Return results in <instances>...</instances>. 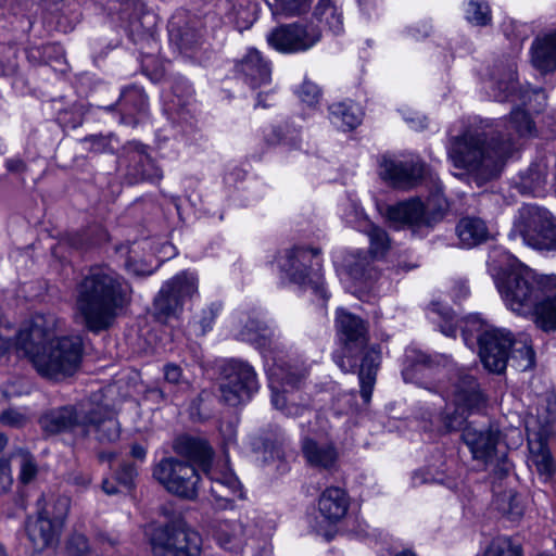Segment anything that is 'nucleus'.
Segmentation results:
<instances>
[{
    "label": "nucleus",
    "mask_w": 556,
    "mask_h": 556,
    "mask_svg": "<svg viewBox=\"0 0 556 556\" xmlns=\"http://www.w3.org/2000/svg\"><path fill=\"white\" fill-rule=\"evenodd\" d=\"M518 150L511 132L480 122L465 126L460 134L448 139L447 156L453 166L464 169L478 185L497 178L508 159Z\"/></svg>",
    "instance_id": "f257e3e1"
},
{
    "label": "nucleus",
    "mask_w": 556,
    "mask_h": 556,
    "mask_svg": "<svg viewBox=\"0 0 556 556\" xmlns=\"http://www.w3.org/2000/svg\"><path fill=\"white\" fill-rule=\"evenodd\" d=\"M131 294L132 289L123 276L108 266H93L75 286V318L92 333L106 331L129 305Z\"/></svg>",
    "instance_id": "f03ea898"
},
{
    "label": "nucleus",
    "mask_w": 556,
    "mask_h": 556,
    "mask_svg": "<svg viewBox=\"0 0 556 556\" xmlns=\"http://www.w3.org/2000/svg\"><path fill=\"white\" fill-rule=\"evenodd\" d=\"M55 318L36 316L29 331L21 334L18 344L29 356L37 372L49 380L61 381L79 368L84 344L79 336L50 337L55 331Z\"/></svg>",
    "instance_id": "7ed1b4c3"
},
{
    "label": "nucleus",
    "mask_w": 556,
    "mask_h": 556,
    "mask_svg": "<svg viewBox=\"0 0 556 556\" xmlns=\"http://www.w3.org/2000/svg\"><path fill=\"white\" fill-rule=\"evenodd\" d=\"M337 323L343 348L341 354L334 355V362L345 372L358 368L361 396L368 403L380 364V351L375 346L367 348V325L358 316L339 311Z\"/></svg>",
    "instance_id": "20e7f679"
},
{
    "label": "nucleus",
    "mask_w": 556,
    "mask_h": 556,
    "mask_svg": "<svg viewBox=\"0 0 556 556\" xmlns=\"http://www.w3.org/2000/svg\"><path fill=\"white\" fill-rule=\"evenodd\" d=\"M445 393L453 408L446 406L441 414L440 420L444 432L464 431L469 414L481 412L488 404V396L477 378L465 368H458L452 374Z\"/></svg>",
    "instance_id": "39448f33"
},
{
    "label": "nucleus",
    "mask_w": 556,
    "mask_h": 556,
    "mask_svg": "<svg viewBox=\"0 0 556 556\" xmlns=\"http://www.w3.org/2000/svg\"><path fill=\"white\" fill-rule=\"evenodd\" d=\"M547 276L536 277L523 265L503 269L496 278V287L513 312L526 314L531 312L543 294V279Z\"/></svg>",
    "instance_id": "423d86ee"
},
{
    "label": "nucleus",
    "mask_w": 556,
    "mask_h": 556,
    "mask_svg": "<svg viewBox=\"0 0 556 556\" xmlns=\"http://www.w3.org/2000/svg\"><path fill=\"white\" fill-rule=\"evenodd\" d=\"M153 556H201L202 538L181 520L151 525L146 530Z\"/></svg>",
    "instance_id": "0eeeda50"
},
{
    "label": "nucleus",
    "mask_w": 556,
    "mask_h": 556,
    "mask_svg": "<svg viewBox=\"0 0 556 556\" xmlns=\"http://www.w3.org/2000/svg\"><path fill=\"white\" fill-rule=\"evenodd\" d=\"M516 63L511 58L494 62L490 78L493 81V97L498 102H514L522 105L530 112H541L546 104V97L542 89H523L518 86L515 78Z\"/></svg>",
    "instance_id": "6e6552de"
},
{
    "label": "nucleus",
    "mask_w": 556,
    "mask_h": 556,
    "mask_svg": "<svg viewBox=\"0 0 556 556\" xmlns=\"http://www.w3.org/2000/svg\"><path fill=\"white\" fill-rule=\"evenodd\" d=\"M500 437V430L492 426L483 429L466 426L462 433L472 459L490 470L495 478L503 479L508 476L513 465L507 458L506 448H498Z\"/></svg>",
    "instance_id": "1a4fd4ad"
},
{
    "label": "nucleus",
    "mask_w": 556,
    "mask_h": 556,
    "mask_svg": "<svg viewBox=\"0 0 556 556\" xmlns=\"http://www.w3.org/2000/svg\"><path fill=\"white\" fill-rule=\"evenodd\" d=\"M152 476L169 494L188 501L198 497L201 478L188 462L175 456L162 458L153 467Z\"/></svg>",
    "instance_id": "9d476101"
},
{
    "label": "nucleus",
    "mask_w": 556,
    "mask_h": 556,
    "mask_svg": "<svg viewBox=\"0 0 556 556\" xmlns=\"http://www.w3.org/2000/svg\"><path fill=\"white\" fill-rule=\"evenodd\" d=\"M447 208L446 199L441 194H433L426 202L413 198L391 205L387 208V217L390 222L412 228L433 227L444 218Z\"/></svg>",
    "instance_id": "9b49d317"
},
{
    "label": "nucleus",
    "mask_w": 556,
    "mask_h": 556,
    "mask_svg": "<svg viewBox=\"0 0 556 556\" xmlns=\"http://www.w3.org/2000/svg\"><path fill=\"white\" fill-rule=\"evenodd\" d=\"M219 391L222 401L237 406L249 400L258 390L254 368L247 362L230 359L219 367Z\"/></svg>",
    "instance_id": "f8f14e48"
},
{
    "label": "nucleus",
    "mask_w": 556,
    "mask_h": 556,
    "mask_svg": "<svg viewBox=\"0 0 556 556\" xmlns=\"http://www.w3.org/2000/svg\"><path fill=\"white\" fill-rule=\"evenodd\" d=\"M198 293V277L187 270L166 280L153 300V311L157 320L166 323L177 317L186 301Z\"/></svg>",
    "instance_id": "ddd939ff"
},
{
    "label": "nucleus",
    "mask_w": 556,
    "mask_h": 556,
    "mask_svg": "<svg viewBox=\"0 0 556 556\" xmlns=\"http://www.w3.org/2000/svg\"><path fill=\"white\" fill-rule=\"evenodd\" d=\"M320 254V249H306L296 247L287 253L286 262L281 265L290 280L303 288H309L313 293L319 295L324 301L328 295L323 286V276L320 274L321 264L317 261L312 264V260Z\"/></svg>",
    "instance_id": "4468645a"
},
{
    "label": "nucleus",
    "mask_w": 556,
    "mask_h": 556,
    "mask_svg": "<svg viewBox=\"0 0 556 556\" xmlns=\"http://www.w3.org/2000/svg\"><path fill=\"white\" fill-rule=\"evenodd\" d=\"M321 39L319 27L312 23L283 24L274 28L267 36V42L283 53L302 52L314 47Z\"/></svg>",
    "instance_id": "2eb2a0df"
},
{
    "label": "nucleus",
    "mask_w": 556,
    "mask_h": 556,
    "mask_svg": "<svg viewBox=\"0 0 556 556\" xmlns=\"http://www.w3.org/2000/svg\"><path fill=\"white\" fill-rule=\"evenodd\" d=\"M119 161L125 164V178L131 185L143 181L156 184L163 178L162 168L148 152V147L139 141L125 143Z\"/></svg>",
    "instance_id": "dca6fc26"
},
{
    "label": "nucleus",
    "mask_w": 556,
    "mask_h": 556,
    "mask_svg": "<svg viewBox=\"0 0 556 556\" xmlns=\"http://www.w3.org/2000/svg\"><path fill=\"white\" fill-rule=\"evenodd\" d=\"M513 341L509 331L493 327L478 336L479 356L489 371L501 374L505 370Z\"/></svg>",
    "instance_id": "f3484780"
},
{
    "label": "nucleus",
    "mask_w": 556,
    "mask_h": 556,
    "mask_svg": "<svg viewBox=\"0 0 556 556\" xmlns=\"http://www.w3.org/2000/svg\"><path fill=\"white\" fill-rule=\"evenodd\" d=\"M210 482V493L220 509L231 507L237 498H243L241 484L229 471L218 470L212 466L203 471Z\"/></svg>",
    "instance_id": "a211bd4d"
},
{
    "label": "nucleus",
    "mask_w": 556,
    "mask_h": 556,
    "mask_svg": "<svg viewBox=\"0 0 556 556\" xmlns=\"http://www.w3.org/2000/svg\"><path fill=\"white\" fill-rule=\"evenodd\" d=\"M426 174V164L422 162H396L383 159L380 175L391 185L400 189H409L416 186Z\"/></svg>",
    "instance_id": "6ab92c4d"
},
{
    "label": "nucleus",
    "mask_w": 556,
    "mask_h": 556,
    "mask_svg": "<svg viewBox=\"0 0 556 556\" xmlns=\"http://www.w3.org/2000/svg\"><path fill=\"white\" fill-rule=\"evenodd\" d=\"M81 426L87 433L93 431L96 440L102 444L114 443L121 437V425L115 414L105 407L89 410Z\"/></svg>",
    "instance_id": "aec40b11"
},
{
    "label": "nucleus",
    "mask_w": 556,
    "mask_h": 556,
    "mask_svg": "<svg viewBox=\"0 0 556 556\" xmlns=\"http://www.w3.org/2000/svg\"><path fill=\"white\" fill-rule=\"evenodd\" d=\"M551 217V213L545 208L525 205L519 210L514 227L525 243L534 248Z\"/></svg>",
    "instance_id": "412c9836"
},
{
    "label": "nucleus",
    "mask_w": 556,
    "mask_h": 556,
    "mask_svg": "<svg viewBox=\"0 0 556 556\" xmlns=\"http://www.w3.org/2000/svg\"><path fill=\"white\" fill-rule=\"evenodd\" d=\"M236 72L252 89L266 86L271 80L270 64L254 48L237 62Z\"/></svg>",
    "instance_id": "4be33fe9"
},
{
    "label": "nucleus",
    "mask_w": 556,
    "mask_h": 556,
    "mask_svg": "<svg viewBox=\"0 0 556 556\" xmlns=\"http://www.w3.org/2000/svg\"><path fill=\"white\" fill-rule=\"evenodd\" d=\"M173 451L186 458L185 462L198 465L202 471L212 466L214 451L208 442L200 437L182 434L173 442Z\"/></svg>",
    "instance_id": "5701e85b"
},
{
    "label": "nucleus",
    "mask_w": 556,
    "mask_h": 556,
    "mask_svg": "<svg viewBox=\"0 0 556 556\" xmlns=\"http://www.w3.org/2000/svg\"><path fill=\"white\" fill-rule=\"evenodd\" d=\"M63 527L49 519L45 513H37L35 519L26 522V533L33 546L37 551L52 547L59 543Z\"/></svg>",
    "instance_id": "b1692460"
},
{
    "label": "nucleus",
    "mask_w": 556,
    "mask_h": 556,
    "mask_svg": "<svg viewBox=\"0 0 556 556\" xmlns=\"http://www.w3.org/2000/svg\"><path fill=\"white\" fill-rule=\"evenodd\" d=\"M542 283L543 294L532 311L536 326L544 331H553L556 330V276H547Z\"/></svg>",
    "instance_id": "393cba45"
},
{
    "label": "nucleus",
    "mask_w": 556,
    "mask_h": 556,
    "mask_svg": "<svg viewBox=\"0 0 556 556\" xmlns=\"http://www.w3.org/2000/svg\"><path fill=\"white\" fill-rule=\"evenodd\" d=\"M350 507V496L338 486L327 488L319 496L318 510L329 523L342 520Z\"/></svg>",
    "instance_id": "a878e982"
},
{
    "label": "nucleus",
    "mask_w": 556,
    "mask_h": 556,
    "mask_svg": "<svg viewBox=\"0 0 556 556\" xmlns=\"http://www.w3.org/2000/svg\"><path fill=\"white\" fill-rule=\"evenodd\" d=\"M42 430L49 434L72 430L81 426L74 406L67 405L46 412L39 419Z\"/></svg>",
    "instance_id": "bb28decb"
},
{
    "label": "nucleus",
    "mask_w": 556,
    "mask_h": 556,
    "mask_svg": "<svg viewBox=\"0 0 556 556\" xmlns=\"http://www.w3.org/2000/svg\"><path fill=\"white\" fill-rule=\"evenodd\" d=\"M531 61L542 73L556 70V30L535 38L531 47Z\"/></svg>",
    "instance_id": "cd10ccee"
},
{
    "label": "nucleus",
    "mask_w": 556,
    "mask_h": 556,
    "mask_svg": "<svg viewBox=\"0 0 556 556\" xmlns=\"http://www.w3.org/2000/svg\"><path fill=\"white\" fill-rule=\"evenodd\" d=\"M548 166L544 160L532 163L520 173L517 188L521 193L540 195L547 185Z\"/></svg>",
    "instance_id": "c85d7f7f"
},
{
    "label": "nucleus",
    "mask_w": 556,
    "mask_h": 556,
    "mask_svg": "<svg viewBox=\"0 0 556 556\" xmlns=\"http://www.w3.org/2000/svg\"><path fill=\"white\" fill-rule=\"evenodd\" d=\"M283 437L278 427H269L263 430L252 440V448L263 454L264 462L280 459L282 452Z\"/></svg>",
    "instance_id": "c756f323"
},
{
    "label": "nucleus",
    "mask_w": 556,
    "mask_h": 556,
    "mask_svg": "<svg viewBox=\"0 0 556 556\" xmlns=\"http://www.w3.org/2000/svg\"><path fill=\"white\" fill-rule=\"evenodd\" d=\"M118 108L122 115V122L135 125L138 123V119H136L135 116L146 112L147 98L141 89L127 88L119 97Z\"/></svg>",
    "instance_id": "7c9ffc66"
},
{
    "label": "nucleus",
    "mask_w": 556,
    "mask_h": 556,
    "mask_svg": "<svg viewBox=\"0 0 556 556\" xmlns=\"http://www.w3.org/2000/svg\"><path fill=\"white\" fill-rule=\"evenodd\" d=\"M456 233L464 247L472 248L485 242L489 229L481 218L465 217L456 226Z\"/></svg>",
    "instance_id": "2f4dec72"
},
{
    "label": "nucleus",
    "mask_w": 556,
    "mask_h": 556,
    "mask_svg": "<svg viewBox=\"0 0 556 556\" xmlns=\"http://www.w3.org/2000/svg\"><path fill=\"white\" fill-rule=\"evenodd\" d=\"M302 448L305 458L314 467L331 469L336 465L338 454L332 445L305 439Z\"/></svg>",
    "instance_id": "473e14b6"
},
{
    "label": "nucleus",
    "mask_w": 556,
    "mask_h": 556,
    "mask_svg": "<svg viewBox=\"0 0 556 556\" xmlns=\"http://www.w3.org/2000/svg\"><path fill=\"white\" fill-rule=\"evenodd\" d=\"M343 267L349 277L356 282H366L376 276L369 256L363 251L348 254L344 257Z\"/></svg>",
    "instance_id": "72a5a7b5"
},
{
    "label": "nucleus",
    "mask_w": 556,
    "mask_h": 556,
    "mask_svg": "<svg viewBox=\"0 0 556 556\" xmlns=\"http://www.w3.org/2000/svg\"><path fill=\"white\" fill-rule=\"evenodd\" d=\"M359 230L365 232L369 238V253L372 257H382L390 249V238L387 231L374 224L367 218L359 222Z\"/></svg>",
    "instance_id": "f704fd0d"
},
{
    "label": "nucleus",
    "mask_w": 556,
    "mask_h": 556,
    "mask_svg": "<svg viewBox=\"0 0 556 556\" xmlns=\"http://www.w3.org/2000/svg\"><path fill=\"white\" fill-rule=\"evenodd\" d=\"M314 16L328 26L334 35L343 30L342 13L336 5L334 0H319L314 10Z\"/></svg>",
    "instance_id": "c9c22d12"
},
{
    "label": "nucleus",
    "mask_w": 556,
    "mask_h": 556,
    "mask_svg": "<svg viewBox=\"0 0 556 556\" xmlns=\"http://www.w3.org/2000/svg\"><path fill=\"white\" fill-rule=\"evenodd\" d=\"M239 337L242 341L263 349L270 344L271 331L265 323L258 319H249L240 330Z\"/></svg>",
    "instance_id": "e433bc0d"
},
{
    "label": "nucleus",
    "mask_w": 556,
    "mask_h": 556,
    "mask_svg": "<svg viewBox=\"0 0 556 556\" xmlns=\"http://www.w3.org/2000/svg\"><path fill=\"white\" fill-rule=\"evenodd\" d=\"M405 367L402 371L403 378L407 382L416 381L417 374L422 369L430 368L433 361L430 356L417 350H409L405 356Z\"/></svg>",
    "instance_id": "4c0bfd02"
},
{
    "label": "nucleus",
    "mask_w": 556,
    "mask_h": 556,
    "mask_svg": "<svg viewBox=\"0 0 556 556\" xmlns=\"http://www.w3.org/2000/svg\"><path fill=\"white\" fill-rule=\"evenodd\" d=\"M225 15L239 30L249 28L254 22V13L242 3H236L232 0H226L224 3Z\"/></svg>",
    "instance_id": "58836bf2"
},
{
    "label": "nucleus",
    "mask_w": 556,
    "mask_h": 556,
    "mask_svg": "<svg viewBox=\"0 0 556 556\" xmlns=\"http://www.w3.org/2000/svg\"><path fill=\"white\" fill-rule=\"evenodd\" d=\"M509 356L514 365L522 371L531 369L535 364V353L527 340H514Z\"/></svg>",
    "instance_id": "ea45409f"
},
{
    "label": "nucleus",
    "mask_w": 556,
    "mask_h": 556,
    "mask_svg": "<svg viewBox=\"0 0 556 556\" xmlns=\"http://www.w3.org/2000/svg\"><path fill=\"white\" fill-rule=\"evenodd\" d=\"M332 123L353 129L361 123V116L353 108L344 102L332 103L329 106Z\"/></svg>",
    "instance_id": "a19ab883"
},
{
    "label": "nucleus",
    "mask_w": 556,
    "mask_h": 556,
    "mask_svg": "<svg viewBox=\"0 0 556 556\" xmlns=\"http://www.w3.org/2000/svg\"><path fill=\"white\" fill-rule=\"evenodd\" d=\"M38 511L45 513L49 519L64 526L65 518L70 509V500L65 496H59L54 500L51 507L46 504L45 495H41L37 501Z\"/></svg>",
    "instance_id": "79ce46f5"
},
{
    "label": "nucleus",
    "mask_w": 556,
    "mask_h": 556,
    "mask_svg": "<svg viewBox=\"0 0 556 556\" xmlns=\"http://www.w3.org/2000/svg\"><path fill=\"white\" fill-rule=\"evenodd\" d=\"M531 453V463L536 471L546 478L552 477L556 470V465L547 446L540 441L536 450L532 448Z\"/></svg>",
    "instance_id": "37998d69"
},
{
    "label": "nucleus",
    "mask_w": 556,
    "mask_h": 556,
    "mask_svg": "<svg viewBox=\"0 0 556 556\" xmlns=\"http://www.w3.org/2000/svg\"><path fill=\"white\" fill-rule=\"evenodd\" d=\"M508 128L515 130L519 138L533 136L535 132V125L529 113L520 108L511 111Z\"/></svg>",
    "instance_id": "c03bdc74"
},
{
    "label": "nucleus",
    "mask_w": 556,
    "mask_h": 556,
    "mask_svg": "<svg viewBox=\"0 0 556 556\" xmlns=\"http://www.w3.org/2000/svg\"><path fill=\"white\" fill-rule=\"evenodd\" d=\"M12 458L17 460L20 465L18 482L28 484L34 481L38 473V466L34 456L27 451L20 450L12 454Z\"/></svg>",
    "instance_id": "a18cd8bd"
},
{
    "label": "nucleus",
    "mask_w": 556,
    "mask_h": 556,
    "mask_svg": "<svg viewBox=\"0 0 556 556\" xmlns=\"http://www.w3.org/2000/svg\"><path fill=\"white\" fill-rule=\"evenodd\" d=\"M303 380V375L286 370L283 367H275L269 371V381L273 384L286 389L287 387L294 389L298 388Z\"/></svg>",
    "instance_id": "49530a36"
},
{
    "label": "nucleus",
    "mask_w": 556,
    "mask_h": 556,
    "mask_svg": "<svg viewBox=\"0 0 556 556\" xmlns=\"http://www.w3.org/2000/svg\"><path fill=\"white\" fill-rule=\"evenodd\" d=\"M484 556H522L521 546L514 544L508 538L493 541L484 553Z\"/></svg>",
    "instance_id": "de8ad7c7"
},
{
    "label": "nucleus",
    "mask_w": 556,
    "mask_h": 556,
    "mask_svg": "<svg viewBox=\"0 0 556 556\" xmlns=\"http://www.w3.org/2000/svg\"><path fill=\"white\" fill-rule=\"evenodd\" d=\"M467 20L479 26H485L491 22V10L486 2L470 0L467 9Z\"/></svg>",
    "instance_id": "09e8293b"
},
{
    "label": "nucleus",
    "mask_w": 556,
    "mask_h": 556,
    "mask_svg": "<svg viewBox=\"0 0 556 556\" xmlns=\"http://www.w3.org/2000/svg\"><path fill=\"white\" fill-rule=\"evenodd\" d=\"M311 0H276L277 11L286 16L301 15L308 11Z\"/></svg>",
    "instance_id": "8fccbe9b"
},
{
    "label": "nucleus",
    "mask_w": 556,
    "mask_h": 556,
    "mask_svg": "<svg viewBox=\"0 0 556 556\" xmlns=\"http://www.w3.org/2000/svg\"><path fill=\"white\" fill-rule=\"evenodd\" d=\"M489 327H485L482 320L477 316H469L463 321L462 333L465 342L468 344L476 339L478 341V336L481 334Z\"/></svg>",
    "instance_id": "3c124183"
},
{
    "label": "nucleus",
    "mask_w": 556,
    "mask_h": 556,
    "mask_svg": "<svg viewBox=\"0 0 556 556\" xmlns=\"http://www.w3.org/2000/svg\"><path fill=\"white\" fill-rule=\"evenodd\" d=\"M547 224L540 235L534 249L556 250V218L552 216Z\"/></svg>",
    "instance_id": "603ef678"
},
{
    "label": "nucleus",
    "mask_w": 556,
    "mask_h": 556,
    "mask_svg": "<svg viewBox=\"0 0 556 556\" xmlns=\"http://www.w3.org/2000/svg\"><path fill=\"white\" fill-rule=\"evenodd\" d=\"M109 8L124 18H130L141 10L142 4L139 0H110Z\"/></svg>",
    "instance_id": "864d4df0"
},
{
    "label": "nucleus",
    "mask_w": 556,
    "mask_h": 556,
    "mask_svg": "<svg viewBox=\"0 0 556 556\" xmlns=\"http://www.w3.org/2000/svg\"><path fill=\"white\" fill-rule=\"evenodd\" d=\"M27 422V415L15 408H8L0 414V424L5 427L22 428Z\"/></svg>",
    "instance_id": "5fc2aeb1"
},
{
    "label": "nucleus",
    "mask_w": 556,
    "mask_h": 556,
    "mask_svg": "<svg viewBox=\"0 0 556 556\" xmlns=\"http://www.w3.org/2000/svg\"><path fill=\"white\" fill-rule=\"evenodd\" d=\"M299 97L307 105H314L319 100L320 89L316 84L305 80L300 87Z\"/></svg>",
    "instance_id": "6e6d98bb"
},
{
    "label": "nucleus",
    "mask_w": 556,
    "mask_h": 556,
    "mask_svg": "<svg viewBox=\"0 0 556 556\" xmlns=\"http://www.w3.org/2000/svg\"><path fill=\"white\" fill-rule=\"evenodd\" d=\"M137 476V469L134 464L124 463L115 473L116 481L127 489L132 488L135 478Z\"/></svg>",
    "instance_id": "4d7b16f0"
},
{
    "label": "nucleus",
    "mask_w": 556,
    "mask_h": 556,
    "mask_svg": "<svg viewBox=\"0 0 556 556\" xmlns=\"http://www.w3.org/2000/svg\"><path fill=\"white\" fill-rule=\"evenodd\" d=\"M88 540L83 534H73L67 542V549L71 556H88Z\"/></svg>",
    "instance_id": "13d9d810"
},
{
    "label": "nucleus",
    "mask_w": 556,
    "mask_h": 556,
    "mask_svg": "<svg viewBox=\"0 0 556 556\" xmlns=\"http://www.w3.org/2000/svg\"><path fill=\"white\" fill-rule=\"evenodd\" d=\"M13 483L9 459H0V495L10 491Z\"/></svg>",
    "instance_id": "bf43d9fd"
},
{
    "label": "nucleus",
    "mask_w": 556,
    "mask_h": 556,
    "mask_svg": "<svg viewBox=\"0 0 556 556\" xmlns=\"http://www.w3.org/2000/svg\"><path fill=\"white\" fill-rule=\"evenodd\" d=\"M126 269L136 276H149L153 269L143 261L135 260L129 256L125 263Z\"/></svg>",
    "instance_id": "052dcab7"
},
{
    "label": "nucleus",
    "mask_w": 556,
    "mask_h": 556,
    "mask_svg": "<svg viewBox=\"0 0 556 556\" xmlns=\"http://www.w3.org/2000/svg\"><path fill=\"white\" fill-rule=\"evenodd\" d=\"M432 309L442 315L443 319L446 321L445 326H441L442 332L446 336L455 337L457 327L452 323L453 314L447 309L443 312L439 303H432Z\"/></svg>",
    "instance_id": "680f3d73"
},
{
    "label": "nucleus",
    "mask_w": 556,
    "mask_h": 556,
    "mask_svg": "<svg viewBox=\"0 0 556 556\" xmlns=\"http://www.w3.org/2000/svg\"><path fill=\"white\" fill-rule=\"evenodd\" d=\"M85 142H90L91 151L93 152H105L110 148V136L91 135L84 139Z\"/></svg>",
    "instance_id": "e2e57ef3"
},
{
    "label": "nucleus",
    "mask_w": 556,
    "mask_h": 556,
    "mask_svg": "<svg viewBox=\"0 0 556 556\" xmlns=\"http://www.w3.org/2000/svg\"><path fill=\"white\" fill-rule=\"evenodd\" d=\"M269 386L271 390V404L276 409L282 412L291 401L290 399H287L285 394L287 390L283 389L282 391H280L279 387L273 383H270Z\"/></svg>",
    "instance_id": "0e129e2a"
},
{
    "label": "nucleus",
    "mask_w": 556,
    "mask_h": 556,
    "mask_svg": "<svg viewBox=\"0 0 556 556\" xmlns=\"http://www.w3.org/2000/svg\"><path fill=\"white\" fill-rule=\"evenodd\" d=\"M165 381L172 384H178L182 381V369L176 364H166L164 366Z\"/></svg>",
    "instance_id": "69168bd1"
},
{
    "label": "nucleus",
    "mask_w": 556,
    "mask_h": 556,
    "mask_svg": "<svg viewBox=\"0 0 556 556\" xmlns=\"http://www.w3.org/2000/svg\"><path fill=\"white\" fill-rule=\"evenodd\" d=\"M287 417H302L306 414H311L312 409L308 404H296L292 401L289 402L287 407L282 410Z\"/></svg>",
    "instance_id": "338daca9"
},
{
    "label": "nucleus",
    "mask_w": 556,
    "mask_h": 556,
    "mask_svg": "<svg viewBox=\"0 0 556 556\" xmlns=\"http://www.w3.org/2000/svg\"><path fill=\"white\" fill-rule=\"evenodd\" d=\"M215 312L213 308H207L202 312V317L197 321L200 325L201 333L204 334L213 324Z\"/></svg>",
    "instance_id": "774afa93"
}]
</instances>
